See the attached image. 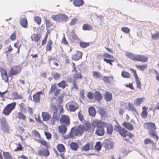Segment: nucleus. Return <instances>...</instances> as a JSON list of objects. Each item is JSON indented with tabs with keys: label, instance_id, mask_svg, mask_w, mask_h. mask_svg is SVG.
Instances as JSON below:
<instances>
[{
	"label": "nucleus",
	"instance_id": "nucleus-35",
	"mask_svg": "<svg viewBox=\"0 0 159 159\" xmlns=\"http://www.w3.org/2000/svg\"><path fill=\"white\" fill-rule=\"evenodd\" d=\"M142 109L143 111L141 114V116L143 118H146L147 116V112L146 111L147 108L145 107H142Z\"/></svg>",
	"mask_w": 159,
	"mask_h": 159
},
{
	"label": "nucleus",
	"instance_id": "nucleus-28",
	"mask_svg": "<svg viewBox=\"0 0 159 159\" xmlns=\"http://www.w3.org/2000/svg\"><path fill=\"white\" fill-rule=\"evenodd\" d=\"M113 130V127L111 124L108 125L107 126V133L108 134H112Z\"/></svg>",
	"mask_w": 159,
	"mask_h": 159
},
{
	"label": "nucleus",
	"instance_id": "nucleus-54",
	"mask_svg": "<svg viewBox=\"0 0 159 159\" xmlns=\"http://www.w3.org/2000/svg\"><path fill=\"white\" fill-rule=\"evenodd\" d=\"M91 125L89 123H87L85 124V130L88 131H89L91 127Z\"/></svg>",
	"mask_w": 159,
	"mask_h": 159
},
{
	"label": "nucleus",
	"instance_id": "nucleus-26",
	"mask_svg": "<svg viewBox=\"0 0 159 159\" xmlns=\"http://www.w3.org/2000/svg\"><path fill=\"white\" fill-rule=\"evenodd\" d=\"M73 3L75 6L80 7L84 4V2L83 0H74Z\"/></svg>",
	"mask_w": 159,
	"mask_h": 159
},
{
	"label": "nucleus",
	"instance_id": "nucleus-33",
	"mask_svg": "<svg viewBox=\"0 0 159 159\" xmlns=\"http://www.w3.org/2000/svg\"><path fill=\"white\" fill-rule=\"evenodd\" d=\"M144 99L145 98L143 97L137 98L135 100L134 102L136 104V106H138L140 105Z\"/></svg>",
	"mask_w": 159,
	"mask_h": 159
},
{
	"label": "nucleus",
	"instance_id": "nucleus-47",
	"mask_svg": "<svg viewBox=\"0 0 159 159\" xmlns=\"http://www.w3.org/2000/svg\"><path fill=\"white\" fill-rule=\"evenodd\" d=\"M121 30L124 33L126 34H129V33L130 30L129 29L126 27H123L121 28Z\"/></svg>",
	"mask_w": 159,
	"mask_h": 159
},
{
	"label": "nucleus",
	"instance_id": "nucleus-3",
	"mask_svg": "<svg viewBox=\"0 0 159 159\" xmlns=\"http://www.w3.org/2000/svg\"><path fill=\"white\" fill-rule=\"evenodd\" d=\"M115 129L118 131L122 136L125 137L127 135L128 131L125 128L117 125H115Z\"/></svg>",
	"mask_w": 159,
	"mask_h": 159
},
{
	"label": "nucleus",
	"instance_id": "nucleus-50",
	"mask_svg": "<svg viewBox=\"0 0 159 159\" xmlns=\"http://www.w3.org/2000/svg\"><path fill=\"white\" fill-rule=\"evenodd\" d=\"M3 154L5 159H9L11 157L8 152H3Z\"/></svg>",
	"mask_w": 159,
	"mask_h": 159
},
{
	"label": "nucleus",
	"instance_id": "nucleus-40",
	"mask_svg": "<svg viewBox=\"0 0 159 159\" xmlns=\"http://www.w3.org/2000/svg\"><path fill=\"white\" fill-rule=\"evenodd\" d=\"M40 38V36L39 34H34V36L33 37H32V36L31 37V39L32 40H34L35 42H38Z\"/></svg>",
	"mask_w": 159,
	"mask_h": 159
},
{
	"label": "nucleus",
	"instance_id": "nucleus-38",
	"mask_svg": "<svg viewBox=\"0 0 159 159\" xmlns=\"http://www.w3.org/2000/svg\"><path fill=\"white\" fill-rule=\"evenodd\" d=\"M70 146L71 149L75 151H76L78 148V144L76 143H71Z\"/></svg>",
	"mask_w": 159,
	"mask_h": 159
},
{
	"label": "nucleus",
	"instance_id": "nucleus-41",
	"mask_svg": "<svg viewBox=\"0 0 159 159\" xmlns=\"http://www.w3.org/2000/svg\"><path fill=\"white\" fill-rule=\"evenodd\" d=\"M151 37L153 40L158 39L159 38V31H157L155 33L152 34Z\"/></svg>",
	"mask_w": 159,
	"mask_h": 159
},
{
	"label": "nucleus",
	"instance_id": "nucleus-30",
	"mask_svg": "<svg viewBox=\"0 0 159 159\" xmlns=\"http://www.w3.org/2000/svg\"><path fill=\"white\" fill-rule=\"evenodd\" d=\"M127 108L129 111H131L135 113L137 112L136 109L132 103H128V107H127Z\"/></svg>",
	"mask_w": 159,
	"mask_h": 159
},
{
	"label": "nucleus",
	"instance_id": "nucleus-4",
	"mask_svg": "<svg viewBox=\"0 0 159 159\" xmlns=\"http://www.w3.org/2000/svg\"><path fill=\"white\" fill-rule=\"evenodd\" d=\"M21 67L20 66H16L12 67L10 71V75L13 76L19 74L20 71Z\"/></svg>",
	"mask_w": 159,
	"mask_h": 159
},
{
	"label": "nucleus",
	"instance_id": "nucleus-45",
	"mask_svg": "<svg viewBox=\"0 0 159 159\" xmlns=\"http://www.w3.org/2000/svg\"><path fill=\"white\" fill-rule=\"evenodd\" d=\"M60 14L56 15H52L51 16V18L56 21H60Z\"/></svg>",
	"mask_w": 159,
	"mask_h": 159
},
{
	"label": "nucleus",
	"instance_id": "nucleus-62",
	"mask_svg": "<svg viewBox=\"0 0 159 159\" xmlns=\"http://www.w3.org/2000/svg\"><path fill=\"white\" fill-rule=\"evenodd\" d=\"M23 148L22 147L21 145L19 143L18 144V146L17 147V148L15 149L14 151H20L22 150Z\"/></svg>",
	"mask_w": 159,
	"mask_h": 159
},
{
	"label": "nucleus",
	"instance_id": "nucleus-6",
	"mask_svg": "<svg viewBox=\"0 0 159 159\" xmlns=\"http://www.w3.org/2000/svg\"><path fill=\"white\" fill-rule=\"evenodd\" d=\"M135 61H140L143 63H145L148 61V57L143 55L136 54Z\"/></svg>",
	"mask_w": 159,
	"mask_h": 159
},
{
	"label": "nucleus",
	"instance_id": "nucleus-43",
	"mask_svg": "<svg viewBox=\"0 0 159 159\" xmlns=\"http://www.w3.org/2000/svg\"><path fill=\"white\" fill-rule=\"evenodd\" d=\"M135 82L136 84V87L139 89H141V83L139 77L135 78Z\"/></svg>",
	"mask_w": 159,
	"mask_h": 159
},
{
	"label": "nucleus",
	"instance_id": "nucleus-57",
	"mask_svg": "<svg viewBox=\"0 0 159 159\" xmlns=\"http://www.w3.org/2000/svg\"><path fill=\"white\" fill-rule=\"evenodd\" d=\"M34 20L38 25H39L40 24L41 19L40 17L38 16H36L34 18Z\"/></svg>",
	"mask_w": 159,
	"mask_h": 159
},
{
	"label": "nucleus",
	"instance_id": "nucleus-23",
	"mask_svg": "<svg viewBox=\"0 0 159 159\" xmlns=\"http://www.w3.org/2000/svg\"><path fill=\"white\" fill-rule=\"evenodd\" d=\"M88 111L89 114L90 116L93 117L95 116L96 114V110L93 107H92L89 108Z\"/></svg>",
	"mask_w": 159,
	"mask_h": 159
},
{
	"label": "nucleus",
	"instance_id": "nucleus-20",
	"mask_svg": "<svg viewBox=\"0 0 159 159\" xmlns=\"http://www.w3.org/2000/svg\"><path fill=\"white\" fill-rule=\"evenodd\" d=\"M20 25L23 27L26 28L28 27V23L27 20L25 18H22L20 20Z\"/></svg>",
	"mask_w": 159,
	"mask_h": 159
},
{
	"label": "nucleus",
	"instance_id": "nucleus-21",
	"mask_svg": "<svg viewBox=\"0 0 159 159\" xmlns=\"http://www.w3.org/2000/svg\"><path fill=\"white\" fill-rule=\"evenodd\" d=\"M58 129L59 132L64 134L67 131V128L66 125H62L58 127Z\"/></svg>",
	"mask_w": 159,
	"mask_h": 159
},
{
	"label": "nucleus",
	"instance_id": "nucleus-2",
	"mask_svg": "<svg viewBox=\"0 0 159 159\" xmlns=\"http://www.w3.org/2000/svg\"><path fill=\"white\" fill-rule=\"evenodd\" d=\"M16 105L15 102H13L11 103L8 104L4 108L3 113L5 115L8 116L15 108Z\"/></svg>",
	"mask_w": 159,
	"mask_h": 159
},
{
	"label": "nucleus",
	"instance_id": "nucleus-24",
	"mask_svg": "<svg viewBox=\"0 0 159 159\" xmlns=\"http://www.w3.org/2000/svg\"><path fill=\"white\" fill-rule=\"evenodd\" d=\"M149 134L153 138H155L157 141L158 140L159 137L157 135V133L155 130H149Z\"/></svg>",
	"mask_w": 159,
	"mask_h": 159
},
{
	"label": "nucleus",
	"instance_id": "nucleus-11",
	"mask_svg": "<svg viewBox=\"0 0 159 159\" xmlns=\"http://www.w3.org/2000/svg\"><path fill=\"white\" fill-rule=\"evenodd\" d=\"M93 147L92 144L90 143H89L86 144L85 145L82 146L81 149L82 151H86L89 149H92Z\"/></svg>",
	"mask_w": 159,
	"mask_h": 159
},
{
	"label": "nucleus",
	"instance_id": "nucleus-49",
	"mask_svg": "<svg viewBox=\"0 0 159 159\" xmlns=\"http://www.w3.org/2000/svg\"><path fill=\"white\" fill-rule=\"evenodd\" d=\"M52 76L53 78L56 80H58L60 77V74L57 72L53 73Z\"/></svg>",
	"mask_w": 159,
	"mask_h": 159
},
{
	"label": "nucleus",
	"instance_id": "nucleus-53",
	"mask_svg": "<svg viewBox=\"0 0 159 159\" xmlns=\"http://www.w3.org/2000/svg\"><path fill=\"white\" fill-rule=\"evenodd\" d=\"M18 118L20 119L25 120L26 117L21 112H20L18 113Z\"/></svg>",
	"mask_w": 159,
	"mask_h": 159
},
{
	"label": "nucleus",
	"instance_id": "nucleus-9",
	"mask_svg": "<svg viewBox=\"0 0 159 159\" xmlns=\"http://www.w3.org/2000/svg\"><path fill=\"white\" fill-rule=\"evenodd\" d=\"M79 108L77 103L74 102H72L69 105V110L70 111H75Z\"/></svg>",
	"mask_w": 159,
	"mask_h": 159
},
{
	"label": "nucleus",
	"instance_id": "nucleus-31",
	"mask_svg": "<svg viewBox=\"0 0 159 159\" xmlns=\"http://www.w3.org/2000/svg\"><path fill=\"white\" fill-rule=\"evenodd\" d=\"M75 73L73 74V77L75 78L81 79L82 77V75L80 72H78L76 70H74Z\"/></svg>",
	"mask_w": 159,
	"mask_h": 159
},
{
	"label": "nucleus",
	"instance_id": "nucleus-22",
	"mask_svg": "<svg viewBox=\"0 0 159 159\" xmlns=\"http://www.w3.org/2000/svg\"><path fill=\"white\" fill-rule=\"evenodd\" d=\"M125 56L131 60L135 61L136 60V55H134L131 53L126 52Z\"/></svg>",
	"mask_w": 159,
	"mask_h": 159
},
{
	"label": "nucleus",
	"instance_id": "nucleus-13",
	"mask_svg": "<svg viewBox=\"0 0 159 159\" xmlns=\"http://www.w3.org/2000/svg\"><path fill=\"white\" fill-rule=\"evenodd\" d=\"M38 154L39 155L43 156L45 157L48 156L49 154V152L47 149L42 148L41 149L39 150Z\"/></svg>",
	"mask_w": 159,
	"mask_h": 159
},
{
	"label": "nucleus",
	"instance_id": "nucleus-60",
	"mask_svg": "<svg viewBox=\"0 0 159 159\" xmlns=\"http://www.w3.org/2000/svg\"><path fill=\"white\" fill-rule=\"evenodd\" d=\"M78 21V19L76 18H74L71 19V21L70 23V25H73L75 24Z\"/></svg>",
	"mask_w": 159,
	"mask_h": 159
},
{
	"label": "nucleus",
	"instance_id": "nucleus-10",
	"mask_svg": "<svg viewBox=\"0 0 159 159\" xmlns=\"http://www.w3.org/2000/svg\"><path fill=\"white\" fill-rule=\"evenodd\" d=\"M43 94V93L42 91H39L36 93L33 96V101L36 103H39L40 101V96Z\"/></svg>",
	"mask_w": 159,
	"mask_h": 159
},
{
	"label": "nucleus",
	"instance_id": "nucleus-56",
	"mask_svg": "<svg viewBox=\"0 0 159 159\" xmlns=\"http://www.w3.org/2000/svg\"><path fill=\"white\" fill-rule=\"evenodd\" d=\"M57 120V118L56 117H54V115H53L50 121L51 124L53 125H54L55 121Z\"/></svg>",
	"mask_w": 159,
	"mask_h": 159
},
{
	"label": "nucleus",
	"instance_id": "nucleus-37",
	"mask_svg": "<svg viewBox=\"0 0 159 159\" xmlns=\"http://www.w3.org/2000/svg\"><path fill=\"white\" fill-rule=\"evenodd\" d=\"M121 75L123 77L126 78H130L131 77L130 74L128 72L123 71L121 73Z\"/></svg>",
	"mask_w": 159,
	"mask_h": 159
},
{
	"label": "nucleus",
	"instance_id": "nucleus-8",
	"mask_svg": "<svg viewBox=\"0 0 159 159\" xmlns=\"http://www.w3.org/2000/svg\"><path fill=\"white\" fill-rule=\"evenodd\" d=\"M60 121L61 124H64L66 125H69L70 124L69 117L66 115H62L60 119Z\"/></svg>",
	"mask_w": 159,
	"mask_h": 159
},
{
	"label": "nucleus",
	"instance_id": "nucleus-7",
	"mask_svg": "<svg viewBox=\"0 0 159 159\" xmlns=\"http://www.w3.org/2000/svg\"><path fill=\"white\" fill-rule=\"evenodd\" d=\"M84 130V126L82 125H80L78 126L76 129H75L76 134L77 136H81Z\"/></svg>",
	"mask_w": 159,
	"mask_h": 159
},
{
	"label": "nucleus",
	"instance_id": "nucleus-63",
	"mask_svg": "<svg viewBox=\"0 0 159 159\" xmlns=\"http://www.w3.org/2000/svg\"><path fill=\"white\" fill-rule=\"evenodd\" d=\"M73 87H72V89H78L77 86L76 84V82L75 80H74L72 82Z\"/></svg>",
	"mask_w": 159,
	"mask_h": 159
},
{
	"label": "nucleus",
	"instance_id": "nucleus-59",
	"mask_svg": "<svg viewBox=\"0 0 159 159\" xmlns=\"http://www.w3.org/2000/svg\"><path fill=\"white\" fill-rule=\"evenodd\" d=\"M103 56L105 58H114V57L110 55L109 54L107 53H104L103 54Z\"/></svg>",
	"mask_w": 159,
	"mask_h": 159
},
{
	"label": "nucleus",
	"instance_id": "nucleus-1",
	"mask_svg": "<svg viewBox=\"0 0 159 159\" xmlns=\"http://www.w3.org/2000/svg\"><path fill=\"white\" fill-rule=\"evenodd\" d=\"M92 125L94 127H97L95 132L96 135L99 136L104 135L105 131L103 128L107 125L105 122L99 120H95L93 121Z\"/></svg>",
	"mask_w": 159,
	"mask_h": 159
},
{
	"label": "nucleus",
	"instance_id": "nucleus-61",
	"mask_svg": "<svg viewBox=\"0 0 159 159\" xmlns=\"http://www.w3.org/2000/svg\"><path fill=\"white\" fill-rule=\"evenodd\" d=\"M2 79L6 82L8 81V78L7 74H4V75H1Z\"/></svg>",
	"mask_w": 159,
	"mask_h": 159
},
{
	"label": "nucleus",
	"instance_id": "nucleus-44",
	"mask_svg": "<svg viewBox=\"0 0 159 159\" xmlns=\"http://www.w3.org/2000/svg\"><path fill=\"white\" fill-rule=\"evenodd\" d=\"M144 142L145 144H147L149 143H151L152 146L153 147L155 146V143L153 142L150 139H146L144 140Z\"/></svg>",
	"mask_w": 159,
	"mask_h": 159
},
{
	"label": "nucleus",
	"instance_id": "nucleus-27",
	"mask_svg": "<svg viewBox=\"0 0 159 159\" xmlns=\"http://www.w3.org/2000/svg\"><path fill=\"white\" fill-rule=\"evenodd\" d=\"M94 98L95 99L97 100L98 102H99L102 99V96L99 92L96 91L95 93Z\"/></svg>",
	"mask_w": 159,
	"mask_h": 159
},
{
	"label": "nucleus",
	"instance_id": "nucleus-17",
	"mask_svg": "<svg viewBox=\"0 0 159 159\" xmlns=\"http://www.w3.org/2000/svg\"><path fill=\"white\" fill-rule=\"evenodd\" d=\"M82 53L80 51H77L76 54L73 55L72 57L73 60L77 61L82 58Z\"/></svg>",
	"mask_w": 159,
	"mask_h": 159
},
{
	"label": "nucleus",
	"instance_id": "nucleus-25",
	"mask_svg": "<svg viewBox=\"0 0 159 159\" xmlns=\"http://www.w3.org/2000/svg\"><path fill=\"white\" fill-rule=\"evenodd\" d=\"M45 20V23L46 25V29L48 30H48H52L53 29V28L51 27H52L53 26V24L51 23L50 20H48L46 19Z\"/></svg>",
	"mask_w": 159,
	"mask_h": 159
},
{
	"label": "nucleus",
	"instance_id": "nucleus-15",
	"mask_svg": "<svg viewBox=\"0 0 159 159\" xmlns=\"http://www.w3.org/2000/svg\"><path fill=\"white\" fill-rule=\"evenodd\" d=\"M145 124L146 125V128L147 129H149V130H156V125L153 123L151 122H146Z\"/></svg>",
	"mask_w": 159,
	"mask_h": 159
},
{
	"label": "nucleus",
	"instance_id": "nucleus-55",
	"mask_svg": "<svg viewBox=\"0 0 159 159\" xmlns=\"http://www.w3.org/2000/svg\"><path fill=\"white\" fill-rule=\"evenodd\" d=\"M130 70L133 74V75L134 76L135 79L139 77L137 75L136 71L135 70L132 68H130Z\"/></svg>",
	"mask_w": 159,
	"mask_h": 159
},
{
	"label": "nucleus",
	"instance_id": "nucleus-58",
	"mask_svg": "<svg viewBox=\"0 0 159 159\" xmlns=\"http://www.w3.org/2000/svg\"><path fill=\"white\" fill-rule=\"evenodd\" d=\"M39 141L41 143L44 145L47 148H48V143L46 141H45L44 140H39Z\"/></svg>",
	"mask_w": 159,
	"mask_h": 159
},
{
	"label": "nucleus",
	"instance_id": "nucleus-64",
	"mask_svg": "<svg viewBox=\"0 0 159 159\" xmlns=\"http://www.w3.org/2000/svg\"><path fill=\"white\" fill-rule=\"evenodd\" d=\"M87 97L90 99H93V94L91 92H89L88 93Z\"/></svg>",
	"mask_w": 159,
	"mask_h": 159
},
{
	"label": "nucleus",
	"instance_id": "nucleus-29",
	"mask_svg": "<svg viewBox=\"0 0 159 159\" xmlns=\"http://www.w3.org/2000/svg\"><path fill=\"white\" fill-rule=\"evenodd\" d=\"M59 87H61L63 89H64L66 86L67 85V84L66 81L65 80H62L61 82L57 84Z\"/></svg>",
	"mask_w": 159,
	"mask_h": 159
},
{
	"label": "nucleus",
	"instance_id": "nucleus-46",
	"mask_svg": "<svg viewBox=\"0 0 159 159\" xmlns=\"http://www.w3.org/2000/svg\"><path fill=\"white\" fill-rule=\"evenodd\" d=\"M101 147L102 145L100 142H97L95 147L96 150L98 151H99L101 150Z\"/></svg>",
	"mask_w": 159,
	"mask_h": 159
},
{
	"label": "nucleus",
	"instance_id": "nucleus-52",
	"mask_svg": "<svg viewBox=\"0 0 159 159\" xmlns=\"http://www.w3.org/2000/svg\"><path fill=\"white\" fill-rule=\"evenodd\" d=\"M109 77L108 76H103V77L102 79L104 82L107 83H110V82L109 80Z\"/></svg>",
	"mask_w": 159,
	"mask_h": 159
},
{
	"label": "nucleus",
	"instance_id": "nucleus-42",
	"mask_svg": "<svg viewBox=\"0 0 159 159\" xmlns=\"http://www.w3.org/2000/svg\"><path fill=\"white\" fill-rule=\"evenodd\" d=\"M136 66L137 68L141 71H143L144 70L146 69L147 67V65L146 64L143 65L141 66L136 65Z\"/></svg>",
	"mask_w": 159,
	"mask_h": 159
},
{
	"label": "nucleus",
	"instance_id": "nucleus-36",
	"mask_svg": "<svg viewBox=\"0 0 159 159\" xmlns=\"http://www.w3.org/2000/svg\"><path fill=\"white\" fill-rule=\"evenodd\" d=\"M60 14V21H65L67 20L68 18V17L67 16L65 15Z\"/></svg>",
	"mask_w": 159,
	"mask_h": 159
},
{
	"label": "nucleus",
	"instance_id": "nucleus-51",
	"mask_svg": "<svg viewBox=\"0 0 159 159\" xmlns=\"http://www.w3.org/2000/svg\"><path fill=\"white\" fill-rule=\"evenodd\" d=\"M7 50L6 51L5 53L7 56H8V55L9 54L10 52L12 50L13 48L10 45L7 47Z\"/></svg>",
	"mask_w": 159,
	"mask_h": 159
},
{
	"label": "nucleus",
	"instance_id": "nucleus-5",
	"mask_svg": "<svg viewBox=\"0 0 159 159\" xmlns=\"http://www.w3.org/2000/svg\"><path fill=\"white\" fill-rule=\"evenodd\" d=\"M0 123L2 128L4 131L7 132L9 129V127L6 121L5 118L3 117L0 119Z\"/></svg>",
	"mask_w": 159,
	"mask_h": 159
},
{
	"label": "nucleus",
	"instance_id": "nucleus-18",
	"mask_svg": "<svg viewBox=\"0 0 159 159\" xmlns=\"http://www.w3.org/2000/svg\"><path fill=\"white\" fill-rule=\"evenodd\" d=\"M104 97V99L106 101L110 102L112 100V94L109 92L107 91L105 93Z\"/></svg>",
	"mask_w": 159,
	"mask_h": 159
},
{
	"label": "nucleus",
	"instance_id": "nucleus-19",
	"mask_svg": "<svg viewBox=\"0 0 159 159\" xmlns=\"http://www.w3.org/2000/svg\"><path fill=\"white\" fill-rule=\"evenodd\" d=\"M11 97L14 100L22 99L23 98L22 95L19 94L17 92H13L11 94Z\"/></svg>",
	"mask_w": 159,
	"mask_h": 159
},
{
	"label": "nucleus",
	"instance_id": "nucleus-39",
	"mask_svg": "<svg viewBox=\"0 0 159 159\" xmlns=\"http://www.w3.org/2000/svg\"><path fill=\"white\" fill-rule=\"evenodd\" d=\"M82 29L84 30H92V27L89 25L87 24L84 25Z\"/></svg>",
	"mask_w": 159,
	"mask_h": 159
},
{
	"label": "nucleus",
	"instance_id": "nucleus-34",
	"mask_svg": "<svg viewBox=\"0 0 159 159\" xmlns=\"http://www.w3.org/2000/svg\"><path fill=\"white\" fill-rule=\"evenodd\" d=\"M93 77L96 79H102L101 74L99 72L94 71L93 72Z\"/></svg>",
	"mask_w": 159,
	"mask_h": 159
},
{
	"label": "nucleus",
	"instance_id": "nucleus-14",
	"mask_svg": "<svg viewBox=\"0 0 159 159\" xmlns=\"http://www.w3.org/2000/svg\"><path fill=\"white\" fill-rule=\"evenodd\" d=\"M76 136H77L76 134V132L75 131V128L74 127H72L71 129V131L70 134H69L66 135L65 138H70L72 139H74L75 138Z\"/></svg>",
	"mask_w": 159,
	"mask_h": 159
},
{
	"label": "nucleus",
	"instance_id": "nucleus-48",
	"mask_svg": "<svg viewBox=\"0 0 159 159\" xmlns=\"http://www.w3.org/2000/svg\"><path fill=\"white\" fill-rule=\"evenodd\" d=\"M89 45V43H86L83 42H80V46L82 48H85Z\"/></svg>",
	"mask_w": 159,
	"mask_h": 159
},
{
	"label": "nucleus",
	"instance_id": "nucleus-32",
	"mask_svg": "<svg viewBox=\"0 0 159 159\" xmlns=\"http://www.w3.org/2000/svg\"><path fill=\"white\" fill-rule=\"evenodd\" d=\"M57 150L60 152H63L65 151V148L62 144H59L57 146Z\"/></svg>",
	"mask_w": 159,
	"mask_h": 159
},
{
	"label": "nucleus",
	"instance_id": "nucleus-16",
	"mask_svg": "<svg viewBox=\"0 0 159 159\" xmlns=\"http://www.w3.org/2000/svg\"><path fill=\"white\" fill-rule=\"evenodd\" d=\"M42 116L43 120L46 121L49 120L51 117V115L49 113L44 111L42 112Z\"/></svg>",
	"mask_w": 159,
	"mask_h": 159
},
{
	"label": "nucleus",
	"instance_id": "nucleus-12",
	"mask_svg": "<svg viewBox=\"0 0 159 159\" xmlns=\"http://www.w3.org/2000/svg\"><path fill=\"white\" fill-rule=\"evenodd\" d=\"M122 125L130 131L134 129L133 125L131 123L127 122L124 121L122 124Z\"/></svg>",
	"mask_w": 159,
	"mask_h": 159
}]
</instances>
